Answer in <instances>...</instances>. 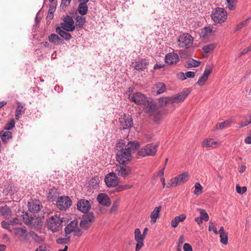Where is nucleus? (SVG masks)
I'll use <instances>...</instances> for the list:
<instances>
[{"mask_svg":"<svg viewBox=\"0 0 251 251\" xmlns=\"http://www.w3.org/2000/svg\"><path fill=\"white\" fill-rule=\"evenodd\" d=\"M63 220L57 215L51 216L46 220V226L52 232H58L61 228Z\"/></svg>","mask_w":251,"mask_h":251,"instance_id":"1","label":"nucleus"},{"mask_svg":"<svg viewBox=\"0 0 251 251\" xmlns=\"http://www.w3.org/2000/svg\"><path fill=\"white\" fill-rule=\"evenodd\" d=\"M117 150L118 151L116 153V159L120 164H126L130 160L131 155L124 149L123 144L118 143L117 145Z\"/></svg>","mask_w":251,"mask_h":251,"instance_id":"2","label":"nucleus"},{"mask_svg":"<svg viewBox=\"0 0 251 251\" xmlns=\"http://www.w3.org/2000/svg\"><path fill=\"white\" fill-rule=\"evenodd\" d=\"M66 234L69 235L73 233L75 236L80 237L83 233L82 230L78 226V222L77 220L71 221L64 228Z\"/></svg>","mask_w":251,"mask_h":251,"instance_id":"3","label":"nucleus"},{"mask_svg":"<svg viewBox=\"0 0 251 251\" xmlns=\"http://www.w3.org/2000/svg\"><path fill=\"white\" fill-rule=\"evenodd\" d=\"M211 17L215 23H221L226 20L227 13L224 8L217 7L212 11Z\"/></svg>","mask_w":251,"mask_h":251,"instance_id":"4","label":"nucleus"},{"mask_svg":"<svg viewBox=\"0 0 251 251\" xmlns=\"http://www.w3.org/2000/svg\"><path fill=\"white\" fill-rule=\"evenodd\" d=\"M180 48L188 49L193 44V38L188 33H184L180 35L177 40Z\"/></svg>","mask_w":251,"mask_h":251,"instance_id":"5","label":"nucleus"},{"mask_svg":"<svg viewBox=\"0 0 251 251\" xmlns=\"http://www.w3.org/2000/svg\"><path fill=\"white\" fill-rule=\"evenodd\" d=\"M95 217L92 212H87L83 215L79 223L80 227L84 230L88 229L92 223L94 222Z\"/></svg>","mask_w":251,"mask_h":251,"instance_id":"6","label":"nucleus"},{"mask_svg":"<svg viewBox=\"0 0 251 251\" xmlns=\"http://www.w3.org/2000/svg\"><path fill=\"white\" fill-rule=\"evenodd\" d=\"M158 145L157 144H151L147 145L144 148L140 150L138 154L139 156L145 157L146 156H153L155 154Z\"/></svg>","mask_w":251,"mask_h":251,"instance_id":"7","label":"nucleus"},{"mask_svg":"<svg viewBox=\"0 0 251 251\" xmlns=\"http://www.w3.org/2000/svg\"><path fill=\"white\" fill-rule=\"evenodd\" d=\"M56 204L59 209L66 210L71 206L72 200L68 196H61L58 197Z\"/></svg>","mask_w":251,"mask_h":251,"instance_id":"8","label":"nucleus"},{"mask_svg":"<svg viewBox=\"0 0 251 251\" xmlns=\"http://www.w3.org/2000/svg\"><path fill=\"white\" fill-rule=\"evenodd\" d=\"M190 92L191 91L189 89H187L179 93L170 97L171 104L173 105L174 103H177L183 101L189 95Z\"/></svg>","mask_w":251,"mask_h":251,"instance_id":"9","label":"nucleus"},{"mask_svg":"<svg viewBox=\"0 0 251 251\" xmlns=\"http://www.w3.org/2000/svg\"><path fill=\"white\" fill-rule=\"evenodd\" d=\"M119 122L123 129L131 128L133 124L131 116L125 114L121 116L119 118Z\"/></svg>","mask_w":251,"mask_h":251,"instance_id":"10","label":"nucleus"},{"mask_svg":"<svg viewBox=\"0 0 251 251\" xmlns=\"http://www.w3.org/2000/svg\"><path fill=\"white\" fill-rule=\"evenodd\" d=\"M131 169L126 165H117L115 169V173L116 175L125 177L127 176L131 173Z\"/></svg>","mask_w":251,"mask_h":251,"instance_id":"11","label":"nucleus"},{"mask_svg":"<svg viewBox=\"0 0 251 251\" xmlns=\"http://www.w3.org/2000/svg\"><path fill=\"white\" fill-rule=\"evenodd\" d=\"M141 105H144V109L146 113L150 115L155 113L156 105L151 99L147 98L145 103H142Z\"/></svg>","mask_w":251,"mask_h":251,"instance_id":"12","label":"nucleus"},{"mask_svg":"<svg viewBox=\"0 0 251 251\" xmlns=\"http://www.w3.org/2000/svg\"><path fill=\"white\" fill-rule=\"evenodd\" d=\"M64 22L60 24V27L68 31H73L75 29L74 22L73 18L67 16L63 20Z\"/></svg>","mask_w":251,"mask_h":251,"instance_id":"13","label":"nucleus"},{"mask_svg":"<svg viewBox=\"0 0 251 251\" xmlns=\"http://www.w3.org/2000/svg\"><path fill=\"white\" fill-rule=\"evenodd\" d=\"M104 181L106 185L109 187L117 186L118 184V179L115 173H109L106 175Z\"/></svg>","mask_w":251,"mask_h":251,"instance_id":"14","label":"nucleus"},{"mask_svg":"<svg viewBox=\"0 0 251 251\" xmlns=\"http://www.w3.org/2000/svg\"><path fill=\"white\" fill-rule=\"evenodd\" d=\"M147 99V97L140 92L133 93L129 97L130 100L134 102L136 104L141 105L144 103Z\"/></svg>","mask_w":251,"mask_h":251,"instance_id":"15","label":"nucleus"},{"mask_svg":"<svg viewBox=\"0 0 251 251\" xmlns=\"http://www.w3.org/2000/svg\"><path fill=\"white\" fill-rule=\"evenodd\" d=\"M134 237L135 241L137 242L135 247V251H139L143 246V241L145 239L144 237L141 233L139 228H136L135 229Z\"/></svg>","mask_w":251,"mask_h":251,"instance_id":"16","label":"nucleus"},{"mask_svg":"<svg viewBox=\"0 0 251 251\" xmlns=\"http://www.w3.org/2000/svg\"><path fill=\"white\" fill-rule=\"evenodd\" d=\"M77 208L80 211L87 213L91 208V204L88 200L80 199L77 202Z\"/></svg>","mask_w":251,"mask_h":251,"instance_id":"17","label":"nucleus"},{"mask_svg":"<svg viewBox=\"0 0 251 251\" xmlns=\"http://www.w3.org/2000/svg\"><path fill=\"white\" fill-rule=\"evenodd\" d=\"M97 200L99 203L105 206H109L111 204L110 199L107 195L100 193L97 196Z\"/></svg>","mask_w":251,"mask_h":251,"instance_id":"18","label":"nucleus"},{"mask_svg":"<svg viewBox=\"0 0 251 251\" xmlns=\"http://www.w3.org/2000/svg\"><path fill=\"white\" fill-rule=\"evenodd\" d=\"M28 210L31 212L37 213L39 211L42 205L39 200L28 202Z\"/></svg>","mask_w":251,"mask_h":251,"instance_id":"19","label":"nucleus"},{"mask_svg":"<svg viewBox=\"0 0 251 251\" xmlns=\"http://www.w3.org/2000/svg\"><path fill=\"white\" fill-rule=\"evenodd\" d=\"M139 147V144L138 142L136 141H134L133 142H129L125 146V148L124 149L127 152L130 153L131 155V153H134Z\"/></svg>","mask_w":251,"mask_h":251,"instance_id":"20","label":"nucleus"},{"mask_svg":"<svg viewBox=\"0 0 251 251\" xmlns=\"http://www.w3.org/2000/svg\"><path fill=\"white\" fill-rule=\"evenodd\" d=\"M15 234L18 236L21 240L25 241H27L28 240L25 227H17L15 228Z\"/></svg>","mask_w":251,"mask_h":251,"instance_id":"21","label":"nucleus"},{"mask_svg":"<svg viewBox=\"0 0 251 251\" xmlns=\"http://www.w3.org/2000/svg\"><path fill=\"white\" fill-rule=\"evenodd\" d=\"M219 143L212 138H206L202 143V147L204 148H216Z\"/></svg>","mask_w":251,"mask_h":251,"instance_id":"22","label":"nucleus"},{"mask_svg":"<svg viewBox=\"0 0 251 251\" xmlns=\"http://www.w3.org/2000/svg\"><path fill=\"white\" fill-rule=\"evenodd\" d=\"M165 62L169 65L176 63L179 60L178 55L175 53H169L165 56Z\"/></svg>","mask_w":251,"mask_h":251,"instance_id":"23","label":"nucleus"},{"mask_svg":"<svg viewBox=\"0 0 251 251\" xmlns=\"http://www.w3.org/2000/svg\"><path fill=\"white\" fill-rule=\"evenodd\" d=\"M186 215L181 214L179 216H176L174 218L171 222V226L173 227H176L179 222H183L186 219Z\"/></svg>","mask_w":251,"mask_h":251,"instance_id":"24","label":"nucleus"},{"mask_svg":"<svg viewBox=\"0 0 251 251\" xmlns=\"http://www.w3.org/2000/svg\"><path fill=\"white\" fill-rule=\"evenodd\" d=\"M161 210V206L156 207L153 211L151 214V223H155L156 222L157 219L159 217V213Z\"/></svg>","mask_w":251,"mask_h":251,"instance_id":"25","label":"nucleus"},{"mask_svg":"<svg viewBox=\"0 0 251 251\" xmlns=\"http://www.w3.org/2000/svg\"><path fill=\"white\" fill-rule=\"evenodd\" d=\"M63 28L58 26L56 28V32L59 34L62 38L66 40H69L72 38V35L70 33L66 32Z\"/></svg>","mask_w":251,"mask_h":251,"instance_id":"26","label":"nucleus"},{"mask_svg":"<svg viewBox=\"0 0 251 251\" xmlns=\"http://www.w3.org/2000/svg\"><path fill=\"white\" fill-rule=\"evenodd\" d=\"M176 177L178 180L179 185H181L185 183L188 180L189 173L188 172H184L176 176Z\"/></svg>","mask_w":251,"mask_h":251,"instance_id":"27","label":"nucleus"},{"mask_svg":"<svg viewBox=\"0 0 251 251\" xmlns=\"http://www.w3.org/2000/svg\"><path fill=\"white\" fill-rule=\"evenodd\" d=\"M86 4L87 3H85L84 2H79L77 10L81 15H84L86 14L88 12V8Z\"/></svg>","mask_w":251,"mask_h":251,"instance_id":"28","label":"nucleus"},{"mask_svg":"<svg viewBox=\"0 0 251 251\" xmlns=\"http://www.w3.org/2000/svg\"><path fill=\"white\" fill-rule=\"evenodd\" d=\"M147 65V63L145 60H142L141 61L136 62V64L134 66V68L139 71H143L145 70Z\"/></svg>","mask_w":251,"mask_h":251,"instance_id":"29","label":"nucleus"},{"mask_svg":"<svg viewBox=\"0 0 251 251\" xmlns=\"http://www.w3.org/2000/svg\"><path fill=\"white\" fill-rule=\"evenodd\" d=\"M213 31V28L210 26L205 27L202 29L200 33L201 36L203 38H206L209 36Z\"/></svg>","mask_w":251,"mask_h":251,"instance_id":"30","label":"nucleus"},{"mask_svg":"<svg viewBox=\"0 0 251 251\" xmlns=\"http://www.w3.org/2000/svg\"><path fill=\"white\" fill-rule=\"evenodd\" d=\"M11 211L9 206L6 205L0 206V214L4 216L8 217L11 214Z\"/></svg>","mask_w":251,"mask_h":251,"instance_id":"31","label":"nucleus"},{"mask_svg":"<svg viewBox=\"0 0 251 251\" xmlns=\"http://www.w3.org/2000/svg\"><path fill=\"white\" fill-rule=\"evenodd\" d=\"M75 26L77 28H81L83 27V26L86 23L85 18L80 16H77L75 18Z\"/></svg>","mask_w":251,"mask_h":251,"instance_id":"32","label":"nucleus"},{"mask_svg":"<svg viewBox=\"0 0 251 251\" xmlns=\"http://www.w3.org/2000/svg\"><path fill=\"white\" fill-rule=\"evenodd\" d=\"M49 40L50 42L53 44L62 43L63 42V39L60 38L57 34L53 33L49 37Z\"/></svg>","mask_w":251,"mask_h":251,"instance_id":"33","label":"nucleus"},{"mask_svg":"<svg viewBox=\"0 0 251 251\" xmlns=\"http://www.w3.org/2000/svg\"><path fill=\"white\" fill-rule=\"evenodd\" d=\"M12 138V133L9 131H3L1 136V140L4 144L7 143Z\"/></svg>","mask_w":251,"mask_h":251,"instance_id":"34","label":"nucleus"},{"mask_svg":"<svg viewBox=\"0 0 251 251\" xmlns=\"http://www.w3.org/2000/svg\"><path fill=\"white\" fill-rule=\"evenodd\" d=\"M71 242L70 236L66 234L65 237L60 238L56 240V243L59 245H69Z\"/></svg>","mask_w":251,"mask_h":251,"instance_id":"35","label":"nucleus"},{"mask_svg":"<svg viewBox=\"0 0 251 251\" xmlns=\"http://www.w3.org/2000/svg\"><path fill=\"white\" fill-rule=\"evenodd\" d=\"M232 123L231 120L225 121L222 123H218L216 126L217 129H223L229 127Z\"/></svg>","mask_w":251,"mask_h":251,"instance_id":"36","label":"nucleus"},{"mask_svg":"<svg viewBox=\"0 0 251 251\" xmlns=\"http://www.w3.org/2000/svg\"><path fill=\"white\" fill-rule=\"evenodd\" d=\"M156 88L157 89L156 94L159 95L165 92L166 87L165 84L162 82H158L155 85Z\"/></svg>","mask_w":251,"mask_h":251,"instance_id":"37","label":"nucleus"},{"mask_svg":"<svg viewBox=\"0 0 251 251\" xmlns=\"http://www.w3.org/2000/svg\"><path fill=\"white\" fill-rule=\"evenodd\" d=\"M201 64V62L199 61L195 60L193 59L188 60L187 62V68H192V67H198Z\"/></svg>","mask_w":251,"mask_h":251,"instance_id":"38","label":"nucleus"},{"mask_svg":"<svg viewBox=\"0 0 251 251\" xmlns=\"http://www.w3.org/2000/svg\"><path fill=\"white\" fill-rule=\"evenodd\" d=\"M250 18L247 19L246 20L243 21L240 24H238L235 28V31H237L243 28V27L247 26L249 24V21Z\"/></svg>","mask_w":251,"mask_h":251,"instance_id":"39","label":"nucleus"},{"mask_svg":"<svg viewBox=\"0 0 251 251\" xmlns=\"http://www.w3.org/2000/svg\"><path fill=\"white\" fill-rule=\"evenodd\" d=\"M57 196L58 195L56 190L51 189L50 190V192L48 194V199L49 201H53L55 200Z\"/></svg>","mask_w":251,"mask_h":251,"instance_id":"40","label":"nucleus"},{"mask_svg":"<svg viewBox=\"0 0 251 251\" xmlns=\"http://www.w3.org/2000/svg\"><path fill=\"white\" fill-rule=\"evenodd\" d=\"M29 234L33 240L39 243L43 242L44 240V238L42 236H38L33 231L30 232Z\"/></svg>","mask_w":251,"mask_h":251,"instance_id":"41","label":"nucleus"},{"mask_svg":"<svg viewBox=\"0 0 251 251\" xmlns=\"http://www.w3.org/2000/svg\"><path fill=\"white\" fill-rule=\"evenodd\" d=\"M23 109V106L21 104L19 103L15 112V118L17 120H19L22 113H24Z\"/></svg>","mask_w":251,"mask_h":251,"instance_id":"42","label":"nucleus"},{"mask_svg":"<svg viewBox=\"0 0 251 251\" xmlns=\"http://www.w3.org/2000/svg\"><path fill=\"white\" fill-rule=\"evenodd\" d=\"M195 190L194 194L196 195H200L202 193L203 188L201 184L199 182H196L195 184Z\"/></svg>","mask_w":251,"mask_h":251,"instance_id":"43","label":"nucleus"},{"mask_svg":"<svg viewBox=\"0 0 251 251\" xmlns=\"http://www.w3.org/2000/svg\"><path fill=\"white\" fill-rule=\"evenodd\" d=\"M216 47V45L214 44H210L209 45L204 46L202 48L203 51L206 53H209L213 51Z\"/></svg>","mask_w":251,"mask_h":251,"instance_id":"44","label":"nucleus"},{"mask_svg":"<svg viewBox=\"0 0 251 251\" xmlns=\"http://www.w3.org/2000/svg\"><path fill=\"white\" fill-rule=\"evenodd\" d=\"M177 185H179L178 184V180L177 179L176 176L172 178L168 183V185L167 186V188L174 187Z\"/></svg>","mask_w":251,"mask_h":251,"instance_id":"45","label":"nucleus"},{"mask_svg":"<svg viewBox=\"0 0 251 251\" xmlns=\"http://www.w3.org/2000/svg\"><path fill=\"white\" fill-rule=\"evenodd\" d=\"M219 234L220 237V242L224 245H226L228 242L227 233L226 232L220 233Z\"/></svg>","mask_w":251,"mask_h":251,"instance_id":"46","label":"nucleus"},{"mask_svg":"<svg viewBox=\"0 0 251 251\" xmlns=\"http://www.w3.org/2000/svg\"><path fill=\"white\" fill-rule=\"evenodd\" d=\"M159 103L162 106H163L167 104H171V97H168L160 98L159 99Z\"/></svg>","mask_w":251,"mask_h":251,"instance_id":"47","label":"nucleus"},{"mask_svg":"<svg viewBox=\"0 0 251 251\" xmlns=\"http://www.w3.org/2000/svg\"><path fill=\"white\" fill-rule=\"evenodd\" d=\"M200 217L202 221H208L209 220V216L205 210L200 209Z\"/></svg>","mask_w":251,"mask_h":251,"instance_id":"48","label":"nucleus"},{"mask_svg":"<svg viewBox=\"0 0 251 251\" xmlns=\"http://www.w3.org/2000/svg\"><path fill=\"white\" fill-rule=\"evenodd\" d=\"M212 69H213V66L212 65H206L203 75H205L208 77V76L209 75L211 74V73L212 72Z\"/></svg>","mask_w":251,"mask_h":251,"instance_id":"49","label":"nucleus"},{"mask_svg":"<svg viewBox=\"0 0 251 251\" xmlns=\"http://www.w3.org/2000/svg\"><path fill=\"white\" fill-rule=\"evenodd\" d=\"M208 77L202 75L200 78L197 82V84L200 86H202L205 84V82L207 80Z\"/></svg>","mask_w":251,"mask_h":251,"instance_id":"50","label":"nucleus"},{"mask_svg":"<svg viewBox=\"0 0 251 251\" xmlns=\"http://www.w3.org/2000/svg\"><path fill=\"white\" fill-rule=\"evenodd\" d=\"M15 124L14 119H12L9 123H8L4 127V129L7 130H9L13 128Z\"/></svg>","mask_w":251,"mask_h":251,"instance_id":"51","label":"nucleus"},{"mask_svg":"<svg viewBox=\"0 0 251 251\" xmlns=\"http://www.w3.org/2000/svg\"><path fill=\"white\" fill-rule=\"evenodd\" d=\"M251 123V119H250V116L245 118L244 121H242L240 127H243Z\"/></svg>","mask_w":251,"mask_h":251,"instance_id":"52","label":"nucleus"},{"mask_svg":"<svg viewBox=\"0 0 251 251\" xmlns=\"http://www.w3.org/2000/svg\"><path fill=\"white\" fill-rule=\"evenodd\" d=\"M208 230H209V231L213 230V232L216 234H218V231L217 230V228H216V225L214 223H213V222H212L211 221H210L209 222Z\"/></svg>","mask_w":251,"mask_h":251,"instance_id":"53","label":"nucleus"},{"mask_svg":"<svg viewBox=\"0 0 251 251\" xmlns=\"http://www.w3.org/2000/svg\"><path fill=\"white\" fill-rule=\"evenodd\" d=\"M236 190L238 193L240 194H243L247 191V187L246 186L241 187L237 185L236 186Z\"/></svg>","mask_w":251,"mask_h":251,"instance_id":"54","label":"nucleus"},{"mask_svg":"<svg viewBox=\"0 0 251 251\" xmlns=\"http://www.w3.org/2000/svg\"><path fill=\"white\" fill-rule=\"evenodd\" d=\"M118 206H119V202H118V201H117L113 203L112 206L111 208V209L110 211V213H115L118 209Z\"/></svg>","mask_w":251,"mask_h":251,"instance_id":"55","label":"nucleus"},{"mask_svg":"<svg viewBox=\"0 0 251 251\" xmlns=\"http://www.w3.org/2000/svg\"><path fill=\"white\" fill-rule=\"evenodd\" d=\"M93 189H96L98 185V179L96 178H92L89 182Z\"/></svg>","mask_w":251,"mask_h":251,"instance_id":"56","label":"nucleus"},{"mask_svg":"<svg viewBox=\"0 0 251 251\" xmlns=\"http://www.w3.org/2000/svg\"><path fill=\"white\" fill-rule=\"evenodd\" d=\"M183 249L184 251H193L191 245L188 243L184 244Z\"/></svg>","mask_w":251,"mask_h":251,"instance_id":"57","label":"nucleus"},{"mask_svg":"<svg viewBox=\"0 0 251 251\" xmlns=\"http://www.w3.org/2000/svg\"><path fill=\"white\" fill-rule=\"evenodd\" d=\"M152 115H154V119L156 121H157L160 119L161 117V113L159 111L157 110V108L155 109V112L154 114Z\"/></svg>","mask_w":251,"mask_h":251,"instance_id":"58","label":"nucleus"},{"mask_svg":"<svg viewBox=\"0 0 251 251\" xmlns=\"http://www.w3.org/2000/svg\"><path fill=\"white\" fill-rule=\"evenodd\" d=\"M71 1V0H62L61 6L62 7V8H63L64 7L69 5Z\"/></svg>","mask_w":251,"mask_h":251,"instance_id":"59","label":"nucleus"},{"mask_svg":"<svg viewBox=\"0 0 251 251\" xmlns=\"http://www.w3.org/2000/svg\"><path fill=\"white\" fill-rule=\"evenodd\" d=\"M227 1V7L230 9V10H233L235 8V5L234 4V2H231L229 1Z\"/></svg>","mask_w":251,"mask_h":251,"instance_id":"60","label":"nucleus"},{"mask_svg":"<svg viewBox=\"0 0 251 251\" xmlns=\"http://www.w3.org/2000/svg\"><path fill=\"white\" fill-rule=\"evenodd\" d=\"M195 72L188 71L185 73V75L188 78H194L195 75Z\"/></svg>","mask_w":251,"mask_h":251,"instance_id":"61","label":"nucleus"},{"mask_svg":"<svg viewBox=\"0 0 251 251\" xmlns=\"http://www.w3.org/2000/svg\"><path fill=\"white\" fill-rule=\"evenodd\" d=\"M178 77L181 80H184L187 78L185 75V74L182 72H181L178 74Z\"/></svg>","mask_w":251,"mask_h":251,"instance_id":"62","label":"nucleus"},{"mask_svg":"<svg viewBox=\"0 0 251 251\" xmlns=\"http://www.w3.org/2000/svg\"><path fill=\"white\" fill-rule=\"evenodd\" d=\"M46 247L44 245L39 246L35 251H46Z\"/></svg>","mask_w":251,"mask_h":251,"instance_id":"63","label":"nucleus"},{"mask_svg":"<svg viewBox=\"0 0 251 251\" xmlns=\"http://www.w3.org/2000/svg\"><path fill=\"white\" fill-rule=\"evenodd\" d=\"M184 242H185L184 236L183 235H182L180 236V237L178 239V245H179L182 244Z\"/></svg>","mask_w":251,"mask_h":251,"instance_id":"64","label":"nucleus"}]
</instances>
